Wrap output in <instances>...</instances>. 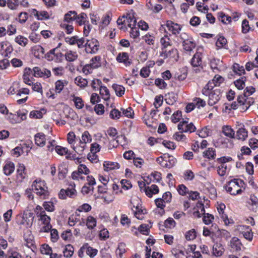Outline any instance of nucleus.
Segmentation results:
<instances>
[{
	"label": "nucleus",
	"mask_w": 258,
	"mask_h": 258,
	"mask_svg": "<svg viewBox=\"0 0 258 258\" xmlns=\"http://www.w3.org/2000/svg\"><path fill=\"white\" fill-rule=\"evenodd\" d=\"M92 137L88 131H85L82 135L81 139H80L79 145L73 147L76 153L80 155L83 154L86 147V144L92 141Z\"/></svg>",
	"instance_id": "nucleus-5"
},
{
	"label": "nucleus",
	"mask_w": 258,
	"mask_h": 258,
	"mask_svg": "<svg viewBox=\"0 0 258 258\" xmlns=\"http://www.w3.org/2000/svg\"><path fill=\"white\" fill-rule=\"evenodd\" d=\"M187 120H184L182 119V121H180L178 125V130L185 133L189 132L190 133L195 132L196 129L195 125L192 123L187 124Z\"/></svg>",
	"instance_id": "nucleus-17"
},
{
	"label": "nucleus",
	"mask_w": 258,
	"mask_h": 258,
	"mask_svg": "<svg viewBox=\"0 0 258 258\" xmlns=\"http://www.w3.org/2000/svg\"><path fill=\"white\" fill-rule=\"evenodd\" d=\"M65 57L67 60L71 62L77 59L78 54L76 52L70 50L66 52Z\"/></svg>",
	"instance_id": "nucleus-49"
},
{
	"label": "nucleus",
	"mask_w": 258,
	"mask_h": 258,
	"mask_svg": "<svg viewBox=\"0 0 258 258\" xmlns=\"http://www.w3.org/2000/svg\"><path fill=\"white\" fill-rule=\"evenodd\" d=\"M216 156V151L213 148H209L203 152V157L209 159H214Z\"/></svg>",
	"instance_id": "nucleus-35"
},
{
	"label": "nucleus",
	"mask_w": 258,
	"mask_h": 258,
	"mask_svg": "<svg viewBox=\"0 0 258 258\" xmlns=\"http://www.w3.org/2000/svg\"><path fill=\"white\" fill-rule=\"evenodd\" d=\"M116 22L118 25L127 26L131 28L136 26L137 21L133 15L127 14L126 16H123L121 18H119Z\"/></svg>",
	"instance_id": "nucleus-9"
},
{
	"label": "nucleus",
	"mask_w": 258,
	"mask_h": 258,
	"mask_svg": "<svg viewBox=\"0 0 258 258\" xmlns=\"http://www.w3.org/2000/svg\"><path fill=\"white\" fill-rule=\"evenodd\" d=\"M245 97L246 96H245L244 95H243L238 96L237 98V101L239 104V106L241 108H242V109L244 110V111H246L249 107V106H247L246 105L247 104L245 103Z\"/></svg>",
	"instance_id": "nucleus-46"
},
{
	"label": "nucleus",
	"mask_w": 258,
	"mask_h": 258,
	"mask_svg": "<svg viewBox=\"0 0 258 258\" xmlns=\"http://www.w3.org/2000/svg\"><path fill=\"white\" fill-rule=\"evenodd\" d=\"M97 118L93 117L89 114H85L80 117V120L86 121V123H89L91 125H93L96 123Z\"/></svg>",
	"instance_id": "nucleus-33"
},
{
	"label": "nucleus",
	"mask_w": 258,
	"mask_h": 258,
	"mask_svg": "<svg viewBox=\"0 0 258 258\" xmlns=\"http://www.w3.org/2000/svg\"><path fill=\"white\" fill-rule=\"evenodd\" d=\"M183 132L180 131L179 132L175 133L173 135V139L178 142H186L187 138L183 134Z\"/></svg>",
	"instance_id": "nucleus-51"
},
{
	"label": "nucleus",
	"mask_w": 258,
	"mask_h": 258,
	"mask_svg": "<svg viewBox=\"0 0 258 258\" xmlns=\"http://www.w3.org/2000/svg\"><path fill=\"white\" fill-rule=\"evenodd\" d=\"M101 57L99 56H96L91 59L90 64L94 68L97 69L101 65Z\"/></svg>",
	"instance_id": "nucleus-52"
},
{
	"label": "nucleus",
	"mask_w": 258,
	"mask_h": 258,
	"mask_svg": "<svg viewBox=\"0 0 258 258\" xmlns=\"http://www.w3.org/2000/svg\"><path fill=\"white\" fill-rule=\"evenodd\" d=\"M222 133L227 137L230 138H233L234 137V131L228 125L224 126L222 127Z\"/></svg>",
	"instance_id": "nucleus-42"
},
{
	"label": "nucleus",
	"mask_w": 258,
	"mask_h": 258,
	"mask_svg": "<svg viewBox=\"0 0 258 258\" xmlns=\"http://www.w3.org/2000/svg\"><path fill=\"white\" fill-rule=\"evenodd\" d=\"M155 202L157 207L160 208L161 211L159 213L161 215H162L165 213L164 208L165 207V205L164 204V199L161 198L156 199L155 200Z\"/></svg>",
	"instance_id": "nucleus-47"
},
{
	"label": "nucleus",
	"mask_w": 258,
	"mask_h": 258,
	"mask_svg": "<svg viewBox=\"0 0 258 258\" xmlns=\"http://www.w3.org/2000/svg\"><path fill=\"white\" fill-rule=\"evenodd\" d=\"M144 122L149 127H156L157 126V119L154 118L152 114H145L143 117Z\"/></svg>",
	"instance_id": "nucleus-21"
},
{
	"label": "nucleus",
	"mask_w": 258,
	"mask_h": 258,
	"mask_svg": "<svg viewBox=\"0 0 258 258\" xmlns=\"http://www.w3.org/2000/svg\"><path fill=\"white\" fill-rule=\"evenodd\" d=\"M248 209L252 212H258V198L254 194H251L246 202Z\"/></svg>",
	"instance_id": "nucleus-14"
},
{
	"label": "nucleus",
	"mask_w": 258,
	"mask_h": 258,
	"mask_svg": "<svg viewBox=\"0 0 258 258\" xmlns=\"http://www.w3.org/2000/svg\"><path fill=\"white\" fill-rule=\"evenodd\" d=\"M87 18V15L84 13H82L78 16H76V22L80 25H85V22Z\"/></svg>",
	"instance_id": "nucleus-59"
},
{
	"label": "nucleus",
	"mask_w": 258,
	"mask_h": 258,
	"mask_svg": "<svg viewBox=\"0 0 258 258\" xmlns=\"http://www.w3.org/2000/svg\"><path fill=\"white\" fill-rule=\"evenodd\" d=\"M19 90V84L17 82H15L8 90V93L11 95H14L15 94L17 95Z\"/></svg>",
	"instance_id": "nucleus-62"
},
{
	"label": "nucleus",
	"mask_w": 258,
	"mask_h": 258,
	"mask_svg": "<svg viewBox=\"0 0 258 258\" xmlns=\"http://www.w3.org/2000/svg\"><path fill=\"white\" fill-rule=\"evenodd\" d=\"M112 88L114 90L116 95L118 96H122L125 92V88L121 85L113 84Z\"/></svg>",
	"instance_id": "nucleus-43"
},
{
	"label": "nucleus",
	"mask_w": 258,
	"mask_h": 258,
	"mask_svg": "<svg viewBox=\"0 0 258 258\" xmlns=\"http://www.w3.org/2000/svg\"><path fill=\"white\" fill-rule=\"evenodd\" d=\"M74 248L72 245L68 244L66 246L63 250V253L64 257H71L74 254Z\"/></svg>",
	"instance_id": "nucleus-40"
},
{
	"label": "nucleus",
	"mask_w": 258,
	"mask_h": 258,
	"mask_svg": "<svg viewBox=\"0 0 258 258\" xmlns=\"http://www.w3.org/2000/svg\"><path fill=\"white\" fill-rule=\"evenodd\" d=\"M224 250L223 246L220 243L216 242L213 246V254L217 257L221 256Z\"/></svg>",
	"instance_id": "nucleus-27"
},
{
	"label": "nucleus",
	"mask_w": 258,
	"mask_h": 258,
	"mask_svg": "<svg viewBox=\"0 0 258 258\" xmlns=\"http://www.w3.org/2000/svg\"><path fill=\"white\" fill-rule=\"evenodd\" d=\"M65 85H67L66 81L57 80L55 83V92L58 93H60Z\"/></svg>",
	"instance_id": "nucleus-57"
},
{
	"label": "nucleus",
	"mask_w": 258,
	"mask_h": 258,
	"mask_svg": "<svg viewBox=\"0 0 258 258\" xmlns=\"http://www.w3.org/2000/svg\"><path fill=\"white\" fill-rule=\"evenodd\" d=\"M116 60L118 62L122 63L126 67L130 66L132 63V61L129 58V55L126 52L119 53L116 57Z\"/></svg>",
	"instance_id": "nucleus-20"
},
{
	"label": "nucleus",
	"mask_w": 258,
	"mask_h": 258,
	"mask_svg": "<svg viewBox=\"0 0 258 258\" xmlns=\"http://www.w3.org/2000/svg\"><path fill=\"white\" fill-rule=\"evenodd\" d=\"M170 37V34H166L161 38L160 42L161 45V50L166 49L168 46H171L172 45V41Z\"/></svg>",
	"instance_id": "nucleus-24"
},
{
	"label": "nucleus",
	"mask_w": 258,
	"mask_h": 258,
	"mask_svg": "<svg viewBox=\"0 0 258 258\" xmlns=\"http://www.w3.org/2000/svg\"><path fill=\"white\" fill-rule=\"evenodd\" d=\"M146 214H147L146 209H142L139 205L136 206L134 215L138 219L143 220Z\"/></svg>",
	"instance_id": "nucleus-34"
},
{
	"label": "nucleus",
	"mask_w": 258,
	"mask_h": 258,
	"mask_svg": "<svg viewBox=\"0 0 258 258\" xmlns=\"http://www.w3.org/2000/svg\"><path fill=\"white\" fill-rule=\"evenodd\" d=\"M15 41L22 46H25L28 42L27 38L22 35H19L15 37Z\"/></svg>",
	"instance_id": "nucleus-48"
},
{
	"label": "nucleus",
	"mask_w": 258,
	"mask_h": 258,
	"mask_svg": "<svg viewBox=\"0 0 258 258\" xmlns=\"http://www.w3.org/2000/svg\"><path fill=\"white\" fill-rule=\"evenodd\" d=\"M99 43L95 38L87 40L86 42V52L88 53H95L99 49Z\"/></svg>",
	"instance_id": "nucleus-10"
},
{
	"label": "nucleus",
	"mask_w": 258,
	"mask_h": 258,
	"mask_svg": "<svg viewBox=\"0 0 258 258\" xmlns=\"http://www.w3.org/2000/svg\"><path fill=\"white\" fill-rule=\"evenodd\" d=\"M242 244L240 240L236 237H233L230 240V246L231 248L236 251L241 250Z\"/></svg>",
	"instance_id": "nucleus-25"
},
{
	"label": "nucleus",
	"mask_w": 258,
	"mask_h": 258,
	"mask_svg": "<svg viewBox=\"0 0 258 258\" xmlns=\"http://www.w3.org/2000/svg\"><path fill=\"white\" fill-rule=\"evenodd\" d=\"M33 75L35 77H41L44 78H48L51 76V72L49 70L43 68L40 69L36 67L33 69Z\"/></svg>",
	"instance_id": "nucleus-18"
},
{
	"label": "nucleus",
	"mask_w": 258,
	"mask_h": 258,
	"mask_svg": "<svg viewBox=\"0 0 258 258\" xmlns=\"http://www.w3.org/2000/svg\"><path fill=\"white\" fill-rule=\"evenodd\" d=\"M247 131L244 128H240L237 131V137L238 139L244 141L247 138Z\"/></svg>",
	"instance_id": "nucleus-44"
},
{
	"label": "nucleus",
	"mask_w": 258,
	"mask_h": 258,
	"mask_svg": "<svg viewBox=\"0 0 258 258\" xmlns=\"http://www.w3.org/2000/svg\"><path fill=\"white\" fill-rule=\"evenodd\" d=\"M32 190L40 198L46 199L48 198L49 192L44 180L40 178L35 179L31 185Z\"/></svg>",
	"instance_id": "nucleus-2"
},
{
	"label": "nucleus",
	"mask_w": 258,
	"mask_h": 258,
	"mask_svg": "<svg viewBox=\"0 0 258 258\" xmlns=\"http://www.w3.org/2000/svg\"><path fill=\"white\" fill-rule=\"evenodd\" d=\"M20 3L19 0H7V6L11 10L17 9Z\"/></svg>",
	"instance_id": "nucleus-60"
},
{
	"label": "nucleus",
	"mask_w": 258,
	"mask_h": 258,
	"mask_svg": "<svg viewBox=\"0 0 258 258\" xmlns=\"http://www.w3.org/2000/svg\"><path fill=\"white\" fill-rule=\"evenodd\" d=\"M246 184L240 178H232L224 185L226 192L232 196L241 195L244 192Z\"/></svg>",
	"instance_id": "nucleus-1"
},
{
	"label": "nucleus",
	"mask_w": 258,
	"mask_h": 258,
	"mask_svg": "<svg viewBox=\"0 0 258 258\" xmlns=\"http://www.w3.org/2000/svg\"><path fill=\"white\" fill-rule=\"evenodd\" d=\"M77 13L75 11H70L65 14L64 21L67 22H70L74 21L76 18Z\"/></svg>",
	"instance_id": "nucleus-54"
},
{
	"label": "nucleus",
	"mask_w": 258,
	"mask_h": 258,
	"mask_svg": "<svg viewBox=\"0 0 258 258\" xmlns=\"http://www.w3.org/2000/svg\"><path fill=\"white\" fill-rule=\"evenodd\" d=\"M15 169L14 163L12 161H7L3 166V170L6 175L9 176L14 172Z\"/></svg>",
	"instance_id": "nucleus-23"
},
{
	"label": "nucleus",
	"mask_w": 258,
	"mask_h": 258,
	"mask_svg": "<svg viewBox=\"0 0 258 258\" xmlns=\"http://www.w3.org/2000/svg\"><path fill=\"white\" fill-rule=\"evenodd\" d=\"M72 100L77 108L81 109L84 106L83 101L80 97L74 96Z\"/></svg>",
	"instance_id": "nucleus-61"
},
{
	"label": "nucleus",
	"mask_w": 258,
	"mask_h": 258,
	"mask_svg": "<svg viewBox=\"0 0 258 258\" xmlns=\"http://www.w3.org/2000/svg\"><path fill=\"white\" fill-rule=\"evenodd\" d=\"M237 229L240 234H242L245 239L249 241L252 240L253 233L250 227L246 225H239Z\"/></svg>",
	"instance_id": "nucleus-11"
},
{
	"label": "nucleus",
	"mask_w": 258,
	"mask_h": 258,
	"mask_svg": "<svg viewBox=\"0 0 258 258\" xmlns=\"http://www.w3.org/2000/svg\"><path fill=\"white\" fill-rule=\"evenodd\" d=\"M217 174L221 177L224 176L227 173V166L226 165L220 164L216 167Z\"/></svg>",
	"instance_id": "nucleus-50"
},
{
	"label": "nucleus",
	"mask_w": 258,
	"mask_h": 258,
	"mask_svg": "<svg viewBox=\"0 0 258 258\" xmlns=\"http://www.w3.org/2000/svg\"><path fill=\"white\" fill-rule=\"evenodd\" d=\"M35 144L39 147H43L46 143V136L43 133H37L34 136Z\"/></svg>",
	"instance_id": "nucleus-26"
},
{
	"label": "nucleus",
	"mask_w": 258,
	"mask_h": 258,
	"mask_svg": "<svg viewBox=\"0 0 258 258\" xmlns=\"http://www.w3.org/2000/svg\"><path fill=\"white\" fill-rule=\"evenodd\" d=\"M32 50L34 55L38 58H39L44 53V49L39 45L34 46Z\"/></svg>",
	"instance_id": "nucleus-41"
},
{
	"label": "nucleus",
	"mask_w": 258,
	"mask_h": 258,
	"mask_svg": "<svg viewBox=\"0 0 258 258\" xmlns=\"http://www.w3.org/2000/svg\"><path fill=\"white\" fill-rule=\"evenodd\" d=\"M151 227L146 224H141L138 228V231L143 235H148L150 232Z\"/></svg>",
	"instance_id": "nucleus-45"
},
{
	"label": "nucleus",
	"mask_w": 258,
	"mask_h": 258,
	"mask_svg": "<svg viewBox=\"0 0 258 258\" xmlns=\"http://www.w3.org/2000/svg\"><path fill=\"white\" fill-rule=\"evenodd\" d=\"M63 115H64V118L66 120L68 119V121H67V122L70 124L74 123L73 121H77L79 118L77 114H63Z\"/></svg>",
	"instance_id": "nucleus-55"
},
{
	"label": "nucleus",
	"mask_w": 258,
	"mask_h": 258,
	"mask_svg": "<svg viewBox=\"0 0 258 258\" xmlns=\"http://www.w3.org/2000/svg\"><path fill=\"white\" fill-rule=\"evenodd\" d=\"M52 248L48 244H42L40 248L41 253L43 254L49 255L52 252Z\"/></svg>",
	"instance_id": "nucleus-63"
},
{
	"label": "nucleus",
	"mask_w": 258,
	"mask_h": 258,
	"mask_svg": "<svg viewBox=\"0 0 258 258\" xmlns=\"http://www.w3.org/2000/svg\"><path fill=\"white\" fill-rule=\"evenodd\" d=\"M146 195L149 198L152 197L153 195L157 194L159 191L158 186L156 184H152L150 186H147L146 188H145Z\"/></svg>",
	"instance_id": "nucleus-28"
},
{
	"label": "nucleus",
	"mask_w": 258,
	"mask_h": 258,
	"mask_svg": "<svg viewBox=\"0 0 258 258\" xmlns=\"http://www.w3.org/2000/svg\"><path fill=\"white\" fill-rule=\"evenodd\" d=\"M126 245L123 242H120L118 245V247L116 250V254L118 255L120 258L122 256V254L125 252Z\"/></svg>",
	"instance_id": "nucleus-56"
},
{
	"label": "nucleus",
	"mask_w": 258,
	"mask_h": 258,
	"mask_svg": "<svg viewBox=\"0 0 258 258\" xmlns=\"http://www.w3.org/2000/svg\"><path fill=\"white\" fill-rule=\"evenodd\" d=\"M208 104L212 106L217 103L221 97V92L219 89H215L210 92L209 94Z\"/></svg>",
	"instance_id": "nucleus-16"
},
{
	"label": "nucleus",
	"mask_w": 258,
	"mask_h": 258,
	"mask_svg": "<svg viewBox=\"0 0 258 258\" xmlns=\"http://www.w3.org/2000/svg\"><path fill=\"white\" fill-rule=\"evenodd\" d=\"M33 219V213L27 210L24 211L23 214L17 215V223L18 225H23L27 228L32 225Z\"/></svg>",
	"instance_id": "nucleus-3"
},
{
	"label": "nucleus",
	"mask_w": 258,
	"mask_h": 258,
	"mask_svg": "<svg viewBox=\"0 0 258 258\" xmlns=\"http://www.w3.org/2000/svg\"><path fill=\"white\" fill-rule=\"evenodd\" d=\"M63 114H53L52 118L57 125H63L68 121V120H66Z\"/></svg>",
	"instance_id": "nucleus-30"
},
{
	"label": "nucleus",
	"mask_w": 258,
	"mask_h": 258,
	"mask_svg": "<svg viewBox=\"0 0 258 258\" xmlns=\"http://www.w3.org/2000/svg\"><path fill=\"white\" fill-rule=\"evenodd\" d=\"M71 188L68 187L66 189H61L58 193V198L61 200H65L68 197L74 199L77 195V192L75 189V184L74 183L70 184Z\"/></svg>",
	"instance_id": "nucleus-8"
},
{
	"label": "nucleus",
	"mask_w": 258,
	"mask_h": 258,
	"mask_svg": "<svg viewBox=\"0 0 258 258\" xmlns=\"http://www.w3.org/2000/svg\"><path fill=\"white\" fill-rule=\"evenodd\" d=\"M160 56L163 59L172 58L177 60L178 58V51L176 48H172L168 51L165 49L162 50V51L160 52Z\"/></svg>",
	"instance_id": "nucleus-19"
},
{
	"label": "nucleus",
	"mask_w": 258,
	"mask_h": 258,
	"mask_svg": "<svg viewBox=\"0 0 258 258\" xmlns=\"http://www.w3.org/2000/svg\"><path fill=\"white\" fill-rule=\"evenodd\" d=\"M99 90L100 94L105 101H108L110 99L109 91L106 87L101 86L99 88Z\"/></svg>",
	"instance_id": "nucleus-39"
},
{
	"label": "nucleus",
	"mask_w": 258,
	"mask_h": 258,
	"mask_svg": "<svg viewBox=\"0 0 258 258\" xmlns=\"http://www.w3.org/2000/svg\"><path fill=\"white\" fill-rule=\"evenodd\" d=\"M26 168L23 164H20L17 170V179L19 181H22L25 178L26 173Z\"/></svg>",
	"instance_id": "nucleus-29"
},
{
	"label": "nucleus",
	"mask_w": 258,
	"mask_h": 258,
	"mask_svg": "<svg viewBox=\"0 0 258 258\" xmlns=\"http://www.w3.org/2000/svg\"><path fill=\"white\" fill-rule=\"evenodd\" d=\"M24 239L26 242V245L29 248L34 246V236L30 230L27 229L24 234Z\"/></svg>",
	"instance_id": "nucleus-22"
},
{
	"label": "nucleus",
	"mask_w": 258,
	"mask_h": 258,
	"mask_svg": "<svg viewBox=\"0 0 258 258\" xmlns=\"http://www.w3.org/2000/svg\"><path fill=\"white\" fill-rule=\"evenodd\" d=\"M179 37L182 41V46L186 51H191L196 46V43L192 38L186 33H181Z\"/></svg>",
	"instance_id": "nucleus-6"
},
{
	"label": "nucleus",
	"mask_w": 258,
	"mask_h": 258,
	"mask_svg": "<svg viewBox=\"0 0 258 258\" xmlns=\"http://www.w3.org/2000/svg\"><path fill=\"white\" fill-rule=\"evenodd\" d=\"M5 117L10 123L16 124L25 120L26 114H5Z\"/></svg>",
	"instance_id": "nucleus-12"
},
{
	"label": "nucleus",
	"mask_w": 258,
	"mask_h": 258,
	"mask_svg": "<svg viewBox=\"0 0 258 258\" xmlns=\"http://www.w3.org/2000/svg\"><path fill=\"white\" fill-rule=\"evenodd\" d=\"M90 172V171L86 165L81 164L79 165L77 170L72 172L71 176L74 180H84L85 177L83 175H87Z\"/></svg>",
	"instance_id": "nucleus-7"
},
{
	"label": "nucleus",
	"mask_w": 258,
	"mask_h": 258,
	"mask_svg": "<svg viewBox=\"0 0 258 258\" xmlns=\"http://www.w3.org/2000/svg\"><path fill=\"white\" fill-rule=\"evenodd\" d=\"M166 26L169 31L172 33V35L177 37L178 35L181 33H180L182 28V26L174 23L171 21H167L166 22Z\"/></svg>",
	"instance_id": "nucleus-13"
},
{
	"label": "nucleus",
	"mask_w": 258,
	"mask_h": 258,
	"mask_svg": "<svg viewBox=\"0 0 258 258\" xmlns=\"http://www.w3.org/2000/svg\"><path fill=\"white\" fill-rule=\"evenodd\" d=\"M83 223H86L87 228L89 229H93L96 226V219L92 216H89L85 220L82 219Z\"/></svg>",
	"instance_id": "nucleus-31"
},
{
	"label": "nucleus",
	"mask_w": 258,
	"mask_h": 258,
	"mask_svg": "<svg viewBox=\"0 0 258 258\" xmlns=\"http://www.w3.org/2000/svg\"><path fill=\"white\" fill-rule=\"evenodd\" d=\"M35 212L37 217L39 218V220L42 221L43 224H49L50 222V218L46 214V212L43 210V208L37 205L36 207Z\"/></svg>",
	"instance_id": "nucleus-15"
},
{
	"label": "nucleus",
	"mask_w": 258,
	"mask_h": 258,
	"mask_svg": "<svg viewBox=\"0 0 258 258\" xmlns=\"http://www.w3.org/2000/svg\"><path fill=\"white\" fill-rule=\"evenodd\" d=\"M164 225L166 228L171 229L175 226L176 222L172 218L169 217L164 221Z\"/></svg>",
	"instance_id": "nucleus-64"
},
{
	"label": "nucleus",
	"mask_w": 258,
	"mask_h": 258,
	"mask_svg": "<svg viewBox=\"0 0 258 258\" xmlns=\"http://www.w3.org/2000/svg\"><path fill=\"white\" fill-rule=\"evenodd\" d=\"M191 64L194 67H198L202 64V58L200 53H196L191 60Z\"/></svg>",
	"instance_id": "nucleus-38"
},
{
	"label": "nucleus",
	"mask_w": 258,
	"mask_h": 258,
	"mask_svg": "<svg viewBox=\"0 0 258 258\" xmlns=\"http://www.w3.org/2000/svg\"><path fill=\"white\" fill-rule=\"evenodd\" d=\"M245 81L246 78L245 77H241L234 82L235 86L238 89L242 90L245 86Z\"/></svg>",
	"instance_id": "nucleus-58"
},
{
	"label": "nucleus",
	"mask_w": 258,
	"mask_h": 258,
	"mask_svg": "<svg viewBox=\"0 0 258 258\" xmlns=\"http://www.w3.org/2000/svg\"><path fill=\"white\" fill-rule=\"evenodd\" d=\"M86 253L91 258H94L98 253V250L91 247L88 243H85Z\"/></svg>",
	"instance_id": "nucleus-36"
},
{
	"label": "nucleus",
	"mask_w": 258,
	"mask_h": 258,
	"mask_svg": "<svg viewBox=\"0 0 258 258\" xmlns=\"http://www.w3.org/2000/svg\"><path fill=\"white\" fill-rule=\"evenodd\" d=\"M232 70L235 74L238 75H241L245 73L244 67L236 63L233 64L232 66Z\"/></svg>",
	"instance_id": "nucleus-53"
},
{
	"label": "nucleus",
	"mask_w": 258,
	"mask_h": 258,
	"mask_svg": "<svg viewBox=\"0 0 258 258\" xmlns=\"http://www.w3.org/2000/svg\"><path fill=\"white\" fill-rule=\"evenodd\" d=\"M157 162L162 167L167 168H172L177 162L176 159L168 154H164L156 158Z\"/></svg>",
	"instance_id": "nucleus-4"
},
{
	"label": "nucleus",
	"mask_w": 258,
	"mask_h": 258,
	"mask_svg": "<svg viewBox=\"0 0 258 258\" xmlns=\"http://www.w3.org/2000/svg\"><path fill=\"white\" fill-rule=\"evenodd\" d=\"M217 86V85L214 83L212 80L209 81L207 84L204 87V88L202 90V93L205 95H208V94L210 93L211 91H212L214 87Z\"/></svg>",
	"instance_id": "nucleus-37"
},
{
	"label": "nucleus",
	"mask_w": 258,
	"mask_h": 258,
	"mask_svg": "<svg viewBox=\"0 0 258 258\" xmlns=\"http://www.w3.org/2000/svg\"><path fill=\"white\" fill-rule=\"evenodd\" d=\"M104 169L106 171H109L115 169H119V164L117 162L105 161L103 163Z\"/></svg>",
	"instance_id": "nucleus-32"
}]
</instances>
